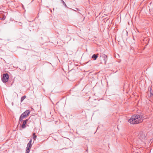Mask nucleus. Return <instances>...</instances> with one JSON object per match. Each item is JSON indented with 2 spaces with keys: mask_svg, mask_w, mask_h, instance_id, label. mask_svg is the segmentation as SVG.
<instances>
[{
  "mask_svg": "<svg viewBox=\"0 0 153 153\" xmlns=\"http://www.w3.org/2000/svg\"><path fill=\"white\" fill-rule=\"evenodd\" d=\"M30 113V111L29 110H27L25 111L20 116L19 120L22 121Z\"/></svg>",
  "mask_w": 153,
  "mask_h": 153,
  "instance_id": "1",
  "label": "nucleus"
},
{
  "mask_svg": "<svg viewBox=\"0 0 153 153\" xmlns=\"http://www.w3.org/2000/svg\"><path fill=\"white\" fill-rule=\"evenodd\" d=\"M136 123L138 124L142 122L143 120V117L142 115H136Z\"/></svg>",
  "mask_w": 153,
  "mask_h": 153,
  "instance_id": "2",
  "label": "nucleus"
},
{
  "mask_svg": "<svg viewBox=\"0 0 153 153\" xmlns=\"http://www.w3.org/2000/svg\"><path fill=\"white\" fill-rule=\"evenodd\" d=\"M136 116L135 115H133L132 116L130 119L128 120V122L131 124H134L136 123Z\"/></svg>",
  "mask_w": 153,
  "mask_h": 153,
  "instance_id": "3",
  "label": "nucleus"
},
{
  "mask_svg": "<svg viewBox=\"0 0 153 153\" xmlns=\"http://www.w3.org/2000/svg\"><path fill=\"white\" fill-rule=\"evenodd\" d=\"M3 77L2 78L1 80L3 82H7L8 80L9 75L7 74H4L3 75Z\"/></svg>",
  "mask_w": 153,
  "mask_h": 153,
  "instance_id": "4",
  "label": "nucleus"
},
{
  "mask_svg": "<svg viewBox=\"0 0 153 153\" xmlns=\"http://www.w3.org/2000/svg\"><path fill=\"white\" fill-rule=\"evenodd\" d=\"M28 119H27L26 120H25L22 123V128H24L26 127V124L27 122L28 121Z\"/></svg>",
  "mask_w": 153,
  "mask_h": 153,
  "instance_id": "5",
  "label": "nucleus"
},
{
  "mask_svg": "<svg viewBox=\"0 0 153 153\" xmlns=\"http://www.w3.org/2000/svg\"><path fill=\"white\" fill-rule=\"evenodd\" d=\"M32 140H30L29 142L27 144V148L30 149L32 146L31 142Z\"/></svg>",
  "mask_w": 153,
  "mask_h": 153,
  "instance_id": "6",
  "label": "nucleus"
},
{
  "mask_svg": "<svg viewBox=\"0 0 153 153\" xmlns=\"http://www.w3.org/2000/svg\"><path fill=\"white\" fill-rule=\"evenodd\" d=\"M98 57V55L95 54H94L92 56V58L93 59H94V60H95Z\"/></svg>",
  "mask_w": 153,
  "mask_h": 153,
  "instance_id": "7",
  "label": "nucleus"
},
{
  "mask_svg": "<svg viewBox=\"0 0 153 153\" xmlns=\"http://www.w3.org/2000/svg\"><path fill=\"white\" fill-rule=\"evenodd\" d=\"M26 97L25 96H23L21 98V102H22L23 100Z\"/></svg>",
  "mask_w": 153,
  "mask_h": 153,
  "instance_id": "8",
  "label": "nucleus"
},
{
  "mask_svg": "<svg viewBox=\"0 0 153 153\" xmlns=\"http://www.w3.org/2000/svg\"><path fill=\"white\" fill-rule=\"evenodd\" d=\"M30 149H28L27 148H26L25 153H29L30 152Z\"/></svg>",
  "mask_w": 153,
  "mask_h": 153,
  "instance_id": "9",
  "label": "nucleus"
},
{
  "mask_svg": "<svg viewBox=\"0 0 153 153\" xmlns=\"http://www.w3.org/2000/svg\"><path fill=\"white\" fill-rule=\"evenodd\" d=\"M36 135H34L33 136V139L34 140H35L36 139Z\"/></svg>",
  "mask_w": 153,
  "mask_h": 153,
  "instance_id": "10",
  "label": "nucleus"
},
{
  "mask_svg": "<svg viewBox=\"0 0 153 153\" xmlns=\"http://www.w3.org/2000/svg\"><path fill=\"white\" fill-rule=\"evenodd\" d=\"M33 136H34V135H36L35 133H33Z\"/></svg>",
  "mask_w": 153,
  "mask_h": 153,
  "instance_id": "11",
  "label": "nucleus"
},
{
  "mask_svg": "<svg viewBox=\"0 0 153 153\" xmlns=\"http://www.w3.org/2000/svg\"><path fill=\"white\" fill-rule=\"evenodd\" d=\"M63 2V3L64 4H65V5H66V4H65V2H64V1H62Z\"/></svg>",
  "mask_w": 153,
  "mask_h": 153,
  "instance_id": "12",
  "label": "nucleus"
},
{
  "mask_svg": "<svg viewBox=\"0 0 153 153\" xmlns=\"http://www.w3.org/2000/svg\"><path fill=\"white\" fill-rule=\"evenodd\" d=\"M4 19H4V18H3V20H4Z\"/></svg>",
  "mask_w": 153,
  "mask_h": 153,
  "instance_id": "13",
  "label": "nucleus"
}]
</instances>
